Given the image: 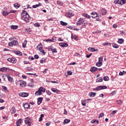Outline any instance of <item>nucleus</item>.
Wrapping results in <instances>:
<instances>
[{"mask_svg":"<svg viewBox=\"0 0 126 126\" xmlns=\"http://www.w3.org/2000/svg\"><path fill=\"white\" fill-rule=\"evenodd\" d=\"M103 81V78L102 77H99L96 79V82H102Z\"/></svg>","mask_w":126,"mask_h":126,"instance_id":"7c9ffc66","label":"nucleus"},{"mask_svg":"<svg viewBox=\"0 0 126 126\" xmlns=\"http://www.w3.org/2000/svg\"><path fill=\"white\" fill-rule=\"evenodd\" d=\"M27 44V40H25L22 44L23 48H26Z\"/></svg>","mask_w":126,"mask_h":126,"instance_id":"e433bc0d","label":"nucleus"},{"mask_svg":"<svg viewBox=\"0 0 126 126\" xmlns=\"http://www.w3.org/2000/svg\"><path fill=\"white\" fill-rule=\"evenodd\" d=\"M51 91L53 92H54V93H57V94H60V90L56 89V88H51Z\"/></svg>","mask_w":126,"mask_h":126,"instance_id":"4468645a","label":"nucleus"},{"mask_svg":"<svg viewBox=\"0 0 126 126\" xmlns=\"http://www.w3.org/2000/svg\"><path fill=\"white\" fill-rule=\"evenodd\" d=\"M22 19L26 21V22H29V19H30V18L28 16H26L25 17H23Z\"/></svg>","mask_w":126,"mask_h":126,"instance_id":"a211bd4d","label":"nucleus"},{"mask_svg":"<svg viewBox=\"0 0 126 126\" xmlns=\"http://www.w3.org/2000/svg\"><path fill=\"white\" fill-rule=\"evenodd\" d=\"M84 18H80L79 20L77 21V26H80L81 24H83V22H84Z\"/></svg>","mask_w":126,"mask_h":126,"instance_id":"7ed1b4c3","label":"nucleus"},{"mask_svg":"<svg viewBox=\"0 0 126 126\" xmlns=\"http://www.w3.org/2000/svg\"><path fill=\"white\" fill-rule=\"evenodd\" d=\"M12 42L13 46H17L18 45V42L16 40H13Z\"/></svg>","mask_w":126,"mask_h":126,"instance_id":"4c0bfd02","label":"nucleus"},{"mask_svg":"<svg viewBox=\"0 0 126 126\" xmlns=\"http://www.w3.org/2000/svg\"><path fill=\"white\" fill-rule=\"evenodd\" d=\"M71 38L72 40H76L77 39V36H76V35H73L72 34H71Z\"/></svg>","mask_w":126,"mask_h":126,"instance_id":"37998d69","label":"nucleus"},{"mask_svg":"<svg viewBox=\"0 0 126 126\" xmlns=\"http://www.w3.org/2000/svg\"><path fill=\"white\" fill-rule=\"evenodd\" d=\"M88 101H92V99L88 98L87 100H84V102L86 103H88Z\"/></svg>","mask_w":126,"mask_h":126,"instance_id":"603ef678","label":"nucleus"},{"mask_svg":"<svg viewBox=\"0 0 126 126\" xmlns=\"http://www.w3.org/2000/svg\"><path fill=\"white\" fill-rule=\"evenodd\" d=\"M42 101H43V97H39L37 98V104L38 105H41L42 103Z\"/></svg>","mask_w":126,"mask_h":126,"instance_id":"6ab92c4d","label":"nucleus"},{"mask_svg":"<svg viewBox=\"0 0 126 126\" xmlns=\"http://www.w3.org/2000/svg\"><path fill=\"white\" fill-rule=\"evenodd\" d=\"M126 3V0H115L114 1V3H115V4H121V5H123Z\"/></svg>","mask_w":126,"mask_h":126,"instance_id":"f03ea898","label":"nucleus"},{"mask_svg":"<svg viewBox=\"0 0 126 126\" xmlns=\"http://www.w3.org/2000/svg\"><path fill=\"white\" fill-rule=\"evenodd\" d=\"M47 60L45 59L44 58H42L41 60L40 61V63H46Z\"/></svg>","mask_w":126,"mask_h":126,"instance_id":"58836bf2","label":"nucleus"},{"mask_svg":"<svg viewBox=\"0 0 126 126\" xmlns=\"http://www.w3.org/2000/svg\"><path fill=\"white\" fill-rule=\"evenodd\" d=\"M16 109L15 107H13L11 109V113L12 114H15L16 112Z\"/></svg>","mask_w":126,"mask_h":126,"instance_id":"473e14b6","label":"nucleus"},{"mask_svg":"<svg viewBox=\"0 0 126 126\" xmlns=\"http://www.w3.org/2000/svg\"><path fill=\"white\" fill-rule=\"evenodd\" d=\"M109 79L110 78H109V77L108 76H105L103 77V80H104V81H108Z\"/></svg>","mask_w":126,"mask_h":126,"instance_id":"a19ab883","label":"nucleus"},{"mask_svg":"<svg viewBox=\"0 0 126 126\" xmlns=\"http://www.w3.org/2000/svg\"><path fill=\"white\" fill-rule=\"evenodd\" d=\"M82 15L84 17H86V18L90 19L91 18L90 16L87 13H83Z\"/></svg>","mask_w":126,"mask_h":126,"instance_id":"a878e982","label":"nucleus"},{"mask_svg":"<svg viewBox=\"0 0 126 126\" xmlns=\"http://www.w3.org/2000/svg\"><path fill=\"white\" fill-rule=\"evenodd\" d=\"M112 47H113V48H115V49H118L119 46L116 43H112Z\"/></svg>","mask_w":126,"mask_h":126,"instance_id":"72a5a7b5","label":"nucleus"},{"mask_svg":"<svg viewBox=\"0 0 126 126\" xmlns=\"http://www.w3.org/2000/svg\"><path fill=\"white\" fill-rule=\"evenodd\" d=\"M52 40V43L54 42H56L57 41V38L56 37H53L51 39Z\"/></svg>","mask_w":126,"mask_h":126,"instance_id":"4d7b16f0","label":"nucleus"},{"mask_svg":"<svg viewBox=\"0 0 126 126\" xmlns=\"http://www.w3.org/2000/svg\"><path fill=\"white\" fill-rule=\"evenodd\" d=\"M124 39L123 38H120L118 40V42L119 43V44H123V42H124Z\"/></svg>","mask_w":126,"mask_h":126,"instance_id":"79ce46f5","label":"nucleus"},{"mask_svg":"<svg viewBox=\"0 0 126 126\" xmlns=\"http://www.w3.org/2000/svg\"><path fill=\"white\" fill-rule=\"evenodd\" d=\"M48 70V68H46L43 71V73L46 74L47 73V71Z\"/></svg>","mask_w":126,"mask_h":126,"instance_id":"e2e57ef3","label":"nucleus"},{"mask_svg":"<svg viewBox=\"0 0 126 126\" xmlns=\"http://www.w3.org/2000/svg\"><path fill=\"white\" fill-rule=\"evenodd\" d=\"M98 14H96L95 15H94L92 16V18H96V17H98Z\"/></svg>","mask_w":126,"mask_h":126,"instance_id":"6e6d98bb","label":"nucleus"},{"mask_svg":"<svg viewBox=\"0 0 126 126\" xmlns=\"http://www.w3.org/2000/svg\"><path fill=\"white\" fill-rule=\"evenodd\" d=\"M34 26L35 27H40V24L39 23H36L34 24Z\"/></svg>","mask_w":126,"mask_h":126,"instance_id":"09e8293b","label":"nucleus"},{"mask_svg":"<svg viewBox=\"0 0 126 126\" xmlns=\"http://www.w3.org/2000/svg\"><path fill=\"white\" fill-rule=\"evenodd\" d=\"M23 106L25 109H28L29 108H30V104L29 103H25V104H23Z\"/></svg>","mask_w":126,"mask_h":126,"instance_id":"2eb2a0df","label":"nucleus"},{"mask_svg":"<svg viewBox=\"0 0 126 126\" xmlns=\"http://www.w3.org/2000/svg\"><path fill=\"white\" fill-rule=\"evenodd\" d=\"M19 95L21 97H28L29 94L26 93H20Z\"/></svg>","mask_w":126,"mask_h":126,"instance_id":"ddd939ff","label":"nucleus"},{"mask_svg":"<svg viewBox=\"0 0 126 126\" xmlns=\"http://www.w3.org/2000/svg\"><path fill=\"white\" fill-rule=\"evenodd\" d=\"M25 69L27 70V71H32V70H33V68L31 67H27Z\"/></svg>","mask_w":126,"mask_h":126,"instance_id":"f704fd0d","label":"nucleus"},{"mask_svg":"<svg viewBox=\"0 0 126 126\" xmlns=\"http://www.w3.org/2000/svg\"><path fill=\"white\" fill-rule=\"evenodd\" d=\"M98 13L96 12H92L91 13V15H96V14H97Z\"/></svg>","mask_w":126,"mask_h":126,"instance_id":"bf43d9fd","label":"nucleus"},{"mask_svg":"<svg viewBox=\"0 0 126 126\" xmlns=\"http://www.w3.org/2000/svg\"><path fill=\"white\" fill-rule=\"evenodd\" d=\"M34 57V58L36 59V60H38V59H39V56H38V55H35Z\"/></svg>","mask_w":126,"mask_h":126,"instance_id":"0e129e2a","label":"nucleus"},{"mask_svg":"<svg viewBox=\"0 0 126 126\" xmlns=\"http://www.w3.org/2000/svg\"><path fill=\"white\" fill-rule=\"evenodd\" d=\"M25 123L28 125L29 126H31V119L30 118L27 117L25 119Z\"/></svg>","mask_w":126,"mask_h":126,"instance_id":"6e6552de","label":"nucleus"},{"mask_svg":"<svg viewBox=\"0 0 126 126\" xmlns=\"http://www.w3.org/2000/svg\"><path fill=\"white\" fill-rule=\"evenodd\" d=\"M14 53L17 55V56H22V52L19 51H14Z\"/></svg>","mask_w":126,"mask_h":126,"instance_id":"412c9836","label":"nucleus"},{"mask_svg":"<svg viewBox=\"0 0 126 126\" xmlns=\"http://www.w3.org/2000/svg\"><path fill=\"white\" fill-rule=\"evenodd\" d=\"M21 122H22V120L21 119H19L16 122L17 126H20V125L21 124Z\"/></svg>","mask_w":126,"mask_h":126,"instance_id":"5701e85b","label":"nucleus"},{"mask_svg":"<svg viewBox=\"0 0 126 126\" xmlns=\"http://www.w3.org/2000/svg\"><path fill=\"white\" fill-rule=\"evenodd\" d=\"M96 70H98V68H97L95 66H93V67H91L90 71L91 72H95V71H96Z\"/></svg>","mask_w":126,"mask_h":126,"instance_id":"dca6fc26","label":"nucleus"},{"mask_svg":"<svg viewBox=\"0 0 126 126\" xmlns=\"http://www.w3.org/2000/svg\"><path fill=\"white\" fill-rule=\"evenodd\" d=\"M10 71V70H13L12 69L6 68V67H2L0 68V71L1 72H6V71Z\"/></svg>","mask_w":126,"mask_h":126,"instance_id":"0eeeda50","label":"nucleus"},{"mask_svg":"<svg viewBox=\"0 0 126 126\" xmlns=\"http://www.w3.org/2000/svg\"><path fill=\"white\" fill-rule=\"evenodd\" d=\"M2 89H3V90H4V91H8L7 90V88L4 86H2Z\"/></svg>","mask_w":126,"mask_h":126,"instance_id":"de8ad7c7","label":"nucleus"},{"mask_svg":"<svg viewBox=\"0 0 126 126\" xmlns=\"http://www.w3.org/2000/svg\"><path fill=\"white\" fill-rule=\"evenodd\" d=\"M82 102V105L84 106L85 107V106H86V103L84 102V100H82L81 101Z\"/></svg>","mask_w":126,"mask_h":126,"instance_id":"3c124183","label":"nucleus"},{"mask_svg":"<svg viewBox=\"0 0 126 126\" xmlns=\"http://www.w3.org/2000/svg\"><path fill=\"white\" fill-rule=\"evenodd\" d=\"M9 13H10V12H7V11H4L2 12V14L4 16H6V15H8V14H9Z\"/></svg>","mask_w":126,"mask_h":126,"instance_id":"2f4dec72","label":"nucleus"},{"mask_svg":"<svg viewBox=\"0 0 126 126\" xmlns=\"http://www.w3.org/2000/svg\"><path fill=\"white\" fill-rule=\"evenodd\" d=\"M41 5H42V4L41 3H39L38 4L33 5L32 6V8H36V7H38L39 6H41Z\"/></svg>","mask_w":126,"mask_h":126,"instance_id":"bb28decb","label":"nucleus"},{"mask_svg":"<svg viewBox=\"0 0 126 126\" xmlns=\"http://www.w3.org/2000/svg\"><path fill=\"white\" fill-rule=\"evenodd\" d=\"M48 51H52V53H58V50L56 49V48H54L53 47V46H50L48 47Z\"/></svg>","mask_w":126,"mask_h":126,"instance_id":"20e7f679","label":"nucleus"},{"mask_svg":"<svg viewBox=\"0 0 126 126\" xmlns=\"http://www.w3.org/2000/svg\"><path fill=\"white\" fill-rule=\"evenodd\" d=\"M8 45L10 46V47H12V46H13V43H12V41L11 42H9L8 43Z\"/></svg>","mask_w":126,"mask_h":126,"instance_id":"338daca9","label":"nucleus"},{"mask_svg":"<svg viewBox=\"0 0 126 126\" xmlns=\"http://www.w3.org/2000/svg\"><path fill=\"white\" fill-rule=\"evenodd\" d=\"M104 116V113L102 112L99 114V118H102Z\"/></svg>","mask_w":126,"mask_h":126,"instance_id":"052dcab7","label":"nucleus"},{"mask_svg":"<svg viewBox=\"0 0 126 126\" xmlns=\"http://www.w3.org/2000/svg\"><path fill=\"white\" fill-rule=\"evenodd\" d=\"M46 94H47V95H49V96L50 95L52 94V93H51V92H50L49 90L46 91Z\"/></svg>","mask_w":126,"mask_h":126,"instance_id":"864d4df0","label":"nucleus"},{"mask_svg":"<svg viewBox=\"0 0 126 126\" xmlns=\"http://www.w3.org/2000/svg\"><path fill=\"white\" fill-rule=\"evenodd\" d=\"M92 56V53H90L89 55H86V58H89Z\"/></svg>","mask_w":126,"mask_h":126,"instance_id":"680f3d73","label":"nucleus"},{"mask_svg":"<svg viewBox=\"0 0 126 126\" xmlns=\"http://www.w3.org/2000/svg\"><path fill=\"white\" fill-rule=\"evenodd\" d=\"M57 4H59V5H61V6H62V5H63V2H62L61 1H59V0H58L57 1Z\"/></svg>","mask_w":126,"mask_h":126,"instance_id":"49530a36","label":"nucleus"},{"mask_svg":"<svg viewBox=\"0 0 126 126\" xmlns=\"http://www.w3.org/2000/svg\"><path fill=\"white\" fill-rule=\"evenodd\" d=\"M70 120L69 119H65L63 121V124L64 125H65V124H68L69 123H70Z\"/></svg>","mask_w":126,"mask_h":126,"instance_id":"ea45409f","label":"nucleus"},{"mask_svg":"<svg viewBox=\"0 0 126 126\" xmlns=\"http://www.w3.org/2000/svg\"><path fill=\"white\" fill-rule=\"evenodd\" d=\"M103 61V57H99L98 58V62H97L95 65L96 66H98V67H100V66H102L103 65V63L102 62Z\"/></svg>","mask_w":126,"mask_h":126,"instance_id":"f257e3e1","label":"nucleus"},{"mask_svg":"<svg viewBox=\"0 0 126 126\" xmlns=\"http://www.w3.org/2000/svg\"><path fill=\"white\" fill-rule=\"evenodd\" d=\"M6 76H7V78H8V81H9L10 82H11L13 79L12 77H11V76H10L9 75H7Z\"/></svg>","mask_w":126,"mask_h":126,"instance_id":"cd10ccee","label":"nucleus"},{"mask_svg":"<svg viewBox=\"0 0 126 126\" xmlns=\"http://www.w3.org/2000/svg\"><path fill=\"white\" fill-rule=\"evenodd\" d=\"M101 14L102 15H105V14H107V11L105 9H101Z\"/></svg>","mask_w":126,"mask_h":126,"instance_id":"c85d7f7f","label":"nucleus"},{"mask_svg":"<svg viewBox=\"0 0 126 126\" xmlns=\"http://www.w3.org/2000/svg\"><path fill=\"white\" fill-rule=\"evenodd\" d=\"M17 28H18V26H17L12 25L11 26V29H12L13 30H16Z\"/></svg>","mask_w":126,"mask_h":126,"instance_id":"c9c22d12","label":"nucleus"},{"mask_svg":"<svg viewBox=\"0 0 126 126\" xmlns=\"http://www.w3.org/2000/svg\"><path fill=\"white\" fill-rule=\"evenodd\" d=\"M102 45H103V46H108V45H109V43H108V42H104V43H103L102 44Z\"/></svg>","mask_w":126,"mask_h":126,"instance_id":"69168bd1","label":"nucleus"},{"mask_svg":"<svg viewBox=\"0 0 126 126\" xmlns=\"http://www.w3.org/2000/svg\"><path fill=\"white\" fill-rule=\"evenodd\" d=\"M39 51H40V53H42V54L45 55H46V52L44 50H43V47H40L39 48Z\"/></svg>","mask_w":126,"mask_h":126,"instance_id":"aec40b11","label":"nucleus"},{"mask_svg":"<svg viewBox=\"0 0 126 126\" xmlns=\"http://www.w3.org/2000/svg\"><path fill=\"white\" fill-rule=\"evenodd\" d=\"M38 90H39V91H40L41 93L43 92V93H44V92H46V89L43 88V87H40L38 89Z\"/></svg>","mask_w":126,"mask_h":126,"instance_id":"4be33fe9","label":"nucleus"},{"mask_svg":"<svg viewBox=\"0 0 126 126\" xmlns=\"http://www.w3.org/2000/svg\"><path fill=\"white\" fill-rule=\"evenodd\" d=\"M35 95H36V96H40V95H42V93L38 90L35 93Z\"/></svg>","mask_w":126,"mask_h":126,"instance_id":"393cba45","label":"nucleus"},{"mask_svg":"<svg viewBox=\"0 0 126 126\" xmlns=\"http://www.w3.org/2000/svg\"><path fill=\"white\" fill-rule=\"evenodd\" d=\"M88 51H91V52H98V51H99L98 49H95V48H94V47H90L88 48Z\"/></svg>","mask_w":126,"mask_h":126,"instance_id":"f3484780","label":"nucleus"},{"mask_svg":"<svg viewBox=\"0 0 126 126\" xmlns=\"http://www.w3.org/2000/svg\"><path fill=\"white\" fill-rule=\"evenodd\" d=\"M14 7H15V8H19L20 5L18 3H15V4H14Z\"/></svg>","mask_w":126,"mask_h":126,"instance_id":"c03bdc74","label":"nucleus"},{"mask_svg":"<svg viewBox=\"0 0 126 126\" xmlns=\"http://www.w3.org/2000/svg\"><path fill=\"white\" fill-rule=\"evenodd\" d=\"M107 87L106 86H98L96 87V89L97 91H100L103 89H107Z\"/></svg>","mask_w":126,"mask_h":126,"instance_id":"423d86ee","label":"nucleus"},{"mask_svg":"<svg viewBox=\"0 0 126 126\" xmlns=\"http://www.w3.org/2000/svg\"><path fill=\"white\" fill-rule=\"evenodd\" d=\"M59 45L61 46V47H62V48H66V47L68 46V44L66 43H63L61 42L59 43Z\"/></svg>","mask_w":126,"mask_h":126,"instance_id":"f8f14e48","label":"nucleus"},{"mask_svg":"<svg viewBox=\"0 0 126 126\" xmlns=\"http://www.w3.org/2000/svg\"><path fill=\"white\" fill-rule=\"evenodd\" d=\"M22 78H24L25 79H26V78H27V76H26V75H22Z\"/></svg>","mask_w":126,"mask_h":126,"instance_id":"774afa93","label":"nucleus"},{"mask_svg":"<svg viewBox=\"0 0 126 126\" xmlns=\"http://www.w3.org/2000/svg\"><path fill=\"white\" fill-rule=\"evenodd\" d=\"M18 84L21 86V87H26V82L23 81H19Z\"/></svg>","mask_w":126,"mask_h":126,"instance_id":"39448f33","label":"nucleus"},{"mask_svg":"<svg viewBox=\"0 0 126 126\" xmlns=\"http://www.w3.org/2000/svg\"><path fill=\"white\" fill-rule=\"evenodd\" d=\"M74 16V14H73V13L68 12L65 13V16L66 17H69V18H70L71 17H72V16Z\"/></svg>","mask_w":126,"mask_h":126,"instance_id":"9d476101","label":"nucleus"},{"mask_svg":"<svg viewBox=\"0 0 126 126\" xmlns=\"http://www.w3.org/2000/svg\"><path fill=\"white\" fill-rule=\"evenodd\" d=\"M7 60L8 61V62L12 63H16L17 60L14 58H8Z\"/></svg>","mask_w":126,"mask_h":126,"instance_id":"1a4fd4ad","label":"nucleus"},{"mask_svg":"<svg viewBox=\"0 0 126 126\" xmlns=\"http://www.w3.org/2000/svg\"><path fill=\"white\" fill-rule=\"evenodd\" d=\"M21 16L23 18V17H24L25 16H29V15L28 14V13L26 11L23 10L22 11Z\"/></svg>","mask_w":126,"mask_h":126,"instance_id":"9b49d317","label":"nucleus"},{"mask_svg":"<svg viewBox=\"0 0 126 126\" xmlns=\"http://www.w3.org/2000/svg\"><path fill=\"white\" fill-rule=\"evenodd\" d=\"M45 42H51V43H53L52 39H45Z\"/></svg>","mask_w":126,"mask_h":126,"instance_id":"8fccbe9b","label":"nucleus"},{"mask_svg":"<svg viewBox=\"0 0 126 126\" xmlns=\"http://www.w3.org/2000/svg\"><path fill=\"white\" fill-rule=\"evenodd\" d=\"M117 104H119V105H121L122 104V100H119L116 101Z\"/></svg>","mask_w":126,"mask_h":126,"instance_id":"5fc2aeb1","label":"nucleus"},{"mask_svg":"<svg viewBox=\"0 0 126 126\" xmlns=\"http://www.w3.org/2000/svg\"><path fill=\"white\" fill-rule=\"evenodd\" d=\"M67 74L68 75H71L72 74V72L68 71H67Z\"/></svg>","mask_w":126,"mask_h":126,"instance_id":"13d9d810","label":"nucleus"},{"mask_svg":"<svg viewBox=\"0 0 126 126\" xmlns=\"http://www.w3.org/2000/svg\"><path fill=\"white\" fill-rule=\"evenodd\" d=\"M60 24L62 26H66V25H67V23L64 22L63 21H60Z\"/></svg>","mask_w":126,"mask_h":126,"instance_id":"c756f323","label":"nucleus"},{"mask_svg":"<svg viewBox=\"0 0 126 126\" xmlns=\"http://www.w3.org/2000/svg\"><path fill=\"white\" fill-rule=\"evenodd\" d=\"M91 123L92 124H95V123L99 124V121L98 120H93L91 121Z\"/></svg>","mask_w":126,"mask_h":126,"instance_id":"a18cd8bd","label":"nucleus"},{"mask_svg":"<svg viewBox=\"0 0 126 126\" xmlns=\"http://www.w3.org/2000/svg\"><path fill=\"white\" fill-rule=\"evenodd\" d=\"M96 95V93L94 92H91L89 94V96L90 97H95Z\"/></svg>","mask_w":126,"mask_h":126,"instance_id":"b1692460","label":"nucleus"}]
</instances>
